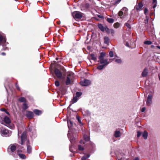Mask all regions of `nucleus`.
<instances>
[{
  "label": "nucleus",
  "instance_id": "obj_1",
  "mask_svg": "<svg viewBox=\"0 0 160 160\" xmlns=\"http://www.w3.org/2000/svg\"><path fill=\"white\" fill-rule=\"evenodd\" d=\"M12 133L11 131L0 126V134L2 136L5 137H9L11 135Z\"/></svg>",
  "mask_w": 160,
  "mask_h": 160
},
{
  "label": "nucleus",
  "instance_id": "obj_2",
  "mask_svg": "<svg viewBox=\"0 0 160 160\" xmlns=\"http://www.w3.org/2000/svg\"><path fill=\"white\" fill-rule=\"evenodd\" d=\"M3 121L6 123V124L4 125H5L11 129H13L14 128V125L11 123V120L8 117L5 116L4 118Z\"/></svg>",
  "mask_w": 160,
  "mask_h": 160
},
{
  "label": "nucleus",
  "instance_id": "obj_3",
  "mask_svg": "<svg viewBox=\"0 0 160 160\" xmlns=\"http://www.w3.org/2000/svg\"><path fill=\"white\" fill-rule=\"evenodd\" d=\"M72 15L74 18L76 20L81 19L82 16V13L79 12H73Z\"/></svg>",
  "mask_w": 160,
  "mask_h": 160
},
{
  "label": "nucleus",
  "instance_id": "obj_4",
  "mask_svg": "<svg viewBox=\"0 0 160 160\" xmlns=\"http://www.w3.org/2000/svg\"><path fill=\"white\" fill-rule=\"evenodd\" d=\"M21 142L20 144L23 145L27 139L26 132H23L21 135Z\"/></svg>",
  "mask_w": 160,
  "mask_h": 160
},
{
  "label": "nucleus",
  "instance_id": "obj_5",
  "mask_svg": "<svg viewBox=\"0 0 160 160\" xmlns=\"http://www.w3.org/2000/svg\"><path fill=\"white\" fill-rule=\"evenodd\" d=\"M80 84L82 86H86L90 84L91 81L89 80L84 79L80 82Z\"/></svg>",
  "mask_w": 160,
  "mask_h": 160
},
{
  "label": "nucleus",
  "instance_id": "obj_6",
  "mask_svg": "<svg viewBox=\"0 0 160 160\" xmlns=\"http://www.w3.org/2000/svg\"><path fill=\"white\" fill-rule=\"evenodd\" d=\"M99 62L100 64H103L106 66L108 65L110 63L108 59L104 58L99 59Z\"/></svg>",
  "mask_w": 160,
  "mask_h": 160
},
{
  "label": "nucleus",
  "instance_id": "obj_7",
  "mask_svg": "<svg viewBox=\"0 0 160 160\" xmlns=\"http://www.w3.org/2000/svg\"><path fill=\"white\" fill-rule=\"evenodd\" d=\"M133 21L132 19L130 18L127 22L125 23V25L128 28L130 29L131 28V25L133 24Z\"/></svg>",
  "mask_w": 160,
  "mask_h": 160
},
{
  "label": "nucleus",
  "instance_id": "obj_8",
  "mask_svg": "<svg viewBox=\"0 0 160 160\" xmlns=\"http://www.w3.org/2000/svg\"><path fill=\"white\" fill-rule=\"evenodd\" d=\"M152 95L151 94H149L148 95L146 104L148 106H149L152 103Z\"/></svg>",
  "mask_w": 160,
  "mask_h": 160
},
{
  "label": "nucleus",
  "instance_id": "obj_9",
  "mask_svg": "<svg viewBox=\"0 0 160 160\" xmlns=\"http://www.w3.org/2000/svg\"><path fill=\"white\" fill-rule=\"evenodd\" d=\"M54 72L58 78H60L62 77V73L58 69H55L54 70Z\"/></svg>",
  "mask_w": 160,
  "mask_h": 160
},
{
  "label": "nucleus",
  "instance_id": "obj_10",
  "mask_svg": "<svg viewBox=\"0 0 160 160\" xmlns=\"http://www.w3.org/2000/svg\"><path fill=\"white\" fill-rule=\"evenodd\" d=\"M26 116L28 118H32L33 117L34 114L32 112L27 111H26Z\"/></svg>",
  "mask_w": 160,
  "mask_h": 160
},
{
  "label": "nucleus",
  "instance_id": "obj_11",
  "mask_svg": "<svg viewBox=\"0 0 160 160\" xmlns=\"http://www.w3.org/2000/svg\"><path fill=\"white\" fill-rule=\"evenodd\" d=\"M105 31L108 33H111L113 36L114 35L115 33L113 29H109L106 26Z\"/></svg>",
  "mask_w": 160,
  "mask_h": 160
},
{
  "label": "nucleus",
  "instance_id": "obj_12",
  "mask_svg": "<svg viewBox=\"0 0 160 160\" xmlns=\"http://www.w3.org/2000/svg\"><path fill=\"white\" fill-rule=\"evenodd\" d=\"M17 144H11L9 147L8 149H10L12 152H14L16 149Z\"/></svg>",
  "mask_w": 160,
  "mask_h": 160
},
{
  "label": "nucleus",
  "instance_id": "obj_13",
  "mask_svg": "<svg viewBox=\"0 0 160 160\" xmlns=\"http://www.w3.org/2000/svg\"><path fill=\"white\" fill-rule=\"evenodd\" d=\"M143 6V5L141 2L139 3L138 5L135 6V8L137 10H139L141 9Z\"/></svg>",
  "mask_w": 160,
  "mask_h": 160
},
{
  "label": "nucleus",
  "instance_id": "obj_14",
  "mask_svg": "<svg viewBox=\"0 0 160 160\" xmlns=\"http://www.w3.org/2000/svg\"><path fill=\"white\" fill-rule=\"evenodd\" d=\"M2 42L3 43L6 42V38L3 34H0V42Z\"/></svg>",
  "mask_w": 160,
  "mask_h": 160
},
{
  "label": "nucleus",
  "instance_id": "obj_15",
  "mask_svg": "<svg viewBox=\"0 0 160 160\" xmlns=\"http://www.w3.org/2000/svg\"><path fill=\"white\" fill-rule=\"evenodd\" d=\"M29 142L28 141H27V152L30 153L32 151V148L30 146L29 144Z\"/></svg>",
  "mask_w": 160,
  "mask_h": 160
},
{
  "label": "nucleus",
  "instance_id": "obj_16",
  "mask_svg": "<svg viewBox=\"0 0 160 160\" xmlns=\"http://www.w3.org/2000/svg\"><path fill=\"white\" fill-rule=\"evenodd\" d=\"M121 135V133L120 131L118 130H116L115 131L114 133V136L116 138L119 137Z\"/></svg>",
  "mask_w": 160,
  "mask_h": 160
},
{
  "label": "nucleus",
  "instance_id": "obj_17",
  "mask_svg": "<svg viewBox=\"0 0 160 160\" xmlns=\"http://www.w3.org/2000/svg\"><path fill=\"white\" fill-rule=\"evenodd\" d=\"M148 74V70L147 68H144L142 72V77H144L147 76Z\"/></svg>",
  "mask_w": 160,
  "mask_h": 160
},
{
  "label": "nucleus",
  "instance_id": "obj_18",
  "mask_svg": "<svg viewBox=\"0 0 160 160\" xmlns=\"http://www.w3.org/2000/svg\"><path fill=\"white\" fill-rule=\"evenodd\" d=\"M84 116H89L90 115V113L88 110H84L82 112Z\"/></svg>",
  "mask_w": 160,
  "mask_h": 160
},
{
  "label": "nucleus",
  "instance_id": "obj_19",
  "mask_svg": "<svg viewBox=\"0 0 160 160\" xmlns=\"http://www.w3.org/2000/svg\"><path fill=\"white\" fill-rule=\"evenodd\" d=\"M98 27L100 29L102 32H104L105 30L106 26L104 27L101 24H98Z\"/></svg>",
  "mask_w": 160,
  "mask_h": 160
},
{
  "label": "nucleus",
  "instance_id": "obj_20",
  "mask_svg": "<svg viewBox=\"0 0 160 160\" xmlns=\"http://www.w3.org/2000/svg\"><path fill=\"white\" fill-rule=\"evenodd\" d=\"M71 82V80L69 76L67 77L66 80V84L67 85H69Z\"/></svg>",
  "mask_w": 160,
  "mask_h": 160
},
{
  "label": "nucleus",
  "instance_id": "obj_21",
  "mask_svg": "<svg viewBox=\"0 0 160 160\" xmlns=\"http://www.w3.org/2000/svg\"><path fill=\"white\" fill-rule=\"evenodd\" d=\"M78 99V98H77V97L74 96L73 99H72L71 101V104H72L75 103L77 101Z\"/></svg>",
  "mask_w": 160,
  "mask_h": 160
},
{
  "label": "nucleus",
  "instance_id": "obj_22",
  "mask_svg": "<svg viewBox=\"0 0 160 160\" xmlns=\"http://www.w3.org/2000/svg\"><path fill=\"white\" fill-rule=\"evenodd\" d=\"M109 38L108 37H105L104 38V43L105 44L108 45L109 43Z\"/></svg>",
  "mask_w": 160,
  "mask_h": 160
},
{
  "label": "nucleus",
  "instance_id": "obj_23",
  "mask_svg": "<svg viewBox=\"0 0 160 160\" xmlns=\"http://www.w3.org/2000/svg\"><path fill=\"white\" fill-rule=\"evenodd\" d=\"M33 112L35 114L37 115H39L42 113V112L41 111L38 109L34 110Z\"/></svg>",
  "mask_w": 160,
  "mask_h": 160
},
{
  "label": "nucleus",
  "instance_id": "obj_24",
  "mask_svg": "<svg viewBox=\"0 0 160 160\" xmlns=\"http://www.w3.org/2000/svg\"><path fill=\"white\" fill-rule=\"evenodd\" d=\"M106 66L104 65L103 64H102L101 65H98L97 67V68L99 70H102Z\"/></svg>",
  "mask_w": 160,
  "mask_h": 160
},
{
  "label": "nucleus",
  "instance_id": "obj_25",
  "mask_svg": "<svg viewBox=\"0 0 160 160\" xmlns=\"http://www.w3.org/2000/svg\"><path fill=\"white\" fill-rule=\"evenodd\" d=\"M106 55V53L104 52H102L100 53V55L99 58V59H101L102 58H104V57Z\"/></svg>",
  "mask_w": 160,
  "mask_h": 160
},
{
  "label": "nucleus",
  "instance_id": "obj_26",
  "mask_svg": "<svg viewBox=\"0 0 160 160\" xmlns=\"http://www.w3.org/2000/svg\"><path fill=\"white\" fill-rule=\"evenodd\" d=\"M148 135V133L146 131H144L142 133V136L144 139H146L147 138Z\"/></svg>",
  "mask_w": 160,
  "mask_h": 160
},
{
  "label": "nucleus",
  "instance_id": "obj_27",
  "mask_svg": "<svg viewBox=\"0 0 160 160\" xmlns=\"http://www.w3.org/2000/svg\"><path fill=\"white\" fill-rule=\"evenodd\" d=\"M83 138L84 140L85 141H89L90 140V137L89 136L86 135H84L83 136Z\"/></svg>",
  "mask_w": 160,
  "mask_h": 160
},
{
  "label": "nucleus",
  "instance_id": "obj_28",
  "mask_svg": "<svg viewBox=\"0 0 160 160\" xmlns=\"http://www.w3.org/2000/svg\"><path fill=\"white\" fill-rule=\"evenodd\" d=\"M68 135L71 142V143H72L74 141L73 138V137L72 138L71 137V135L69 132L68 133Z\"/></svg>",
  "mask_w": 160,
  "mask_h": 160
},
{
  "label": "nucleus",
  "instance_id": "obj_29",
  "mask_svg": "<svg viewBox=\"0 0 160 160\" xmlns=\"http://www.w3.org/2000/svg\"><path fill=\"white\" fill-rule=\"evenodd\" d=\"M90 155L89 154H87L83 156L81 158V160H86L87 159L89 158Z\"/></svg>",
  "mask_w": 160,
  "mask_h": 160
},
{
  "label": "nucleus",
  "instance_id": "obj_30",
  "mask_svg": "<svg viewBox=\"0 0 160 160\" xmlns=\"http://www.w3.org/2000/svg\"><path fill=\"white\" fill-rule=\"evenodd\" d=\"M121 10L123 12L124 14H127L128 9L126 7L123 8Z\"/></svg>",
  "mask_w": 160,
  "mask_h": 160
},
{
  "label": "nucleus",
  "instance_id": "obj_31",
  "mask_svg": "<svg viewBox=\"0 0 160 160\" xmlns=\"http://www.w3.org/2000/svg\"><path fill=\"white\" fill-rule=\"evenodd\" d=\"M152 4H153V8H154L156 6L157 1V0H152Z\"/></svg>",
  "mask_w": 160,
  "mask_h": 160
},
{
  "label": "nucleus",
  "instance_id": "obj_32",
  "mask_svg": "<svg viewBox=\"0 0 160 160\" xmlns=\"http://www.w3.org/2000/svg\"><path fill=\"white\" fill-rule=\"evenodd\" d=\"M67 122L68 128H70L71 127V126L72 125L73 123L70 120H68Z\"/></svg>",
  "mask_w": 160,
  "mask_h": 160
},
{
  "label": "nucleus",
  "instance_id": "obj_33",
  "mask_svg": "<svg viewBox=\"0 0 160 160\" xmlns=\"http://www.w3.org/2000/svg\"><path fill=\"white\" fill-rule=\"evenodd\" d=\"M90 57L92 60L94 61H96V58L95 56V55L93 54H92L90 55Z\"/></svg>",
  "mask_w": 160,
  "mask_h": 160
},
{
  "label": "nucleus",
  "instance_id": "obj_34",
  "mask_svg": "<svg viewBox=\"0 0 160 160\" xmlns=\"http://www.w3.org/2000/svg\"><path fill=\"white\" fill-rule=\"evenodd\" d=\"M107 21L110 23H112L114 22V19L111 18H108L107 19Z\"/></svg>",
  "mask_w": 160,
  "mask_h": 160
},
{
  "label": "nucleus",
  "instance_id": "obj_35",
  "mask_svg": "<svg viewBox=\"0 0 160 160\" xmlns=\"http://www.w3.org/2000/svg\"><path fill=\"white\" fill-rule=\"evenodd\" d=\"M82 94V93L80 92H77L76 93V97L78 98Z\"/></svg>",
  "mask_w": 160,
  "mask_h": 160
},
{
  "label": "nucleus",
  "instance_id": "obj_36",
  "mask_svg": "<svg viewBox=\"0 0 160 160\" xmlns=\"http://www.w3.org/2000/svg\"><path fill=\"white\" fill-rule=\"evenodd\" d=\"M20 158L22 159H25L26 158V156L25 155L23 154H18Z\"/></svg>",
  "mask_w": 160,
  "mask_h": 160
},
{
  "label": "nucleus",
  "instance_id": "obj_37",
  "mask_svg": "<svg viewBox=\"0 0 160 160\" xmlns=\"http://www.w3.org/2000/svg\"><path fill=\"white\" fill-rule=\"evenodd\" d=\"M120 25V24L119 23L117 22L114 23V27L115 28H118Z\"/></svg>",
  "mask_w": 160,
  "mask_h": 160
},
{
  "label": "nucleus",
  "instance_id": "obj_38",
  "mask_svg": "<svg viewBox=\"0 0 160 160\" xmlns=\"http://www.w3.org/2000/svg\"><path fill=\"white\" fill-rule=\"evenodd\" d=\"M145 44L151 45L152 43V42L150 41H146L144 42Z\"/></svg>",
  "mask_w": 160,
  "mask_h": 160
},
{
  "label": "nucleus",
  "instance_id": "obj_39",
  "mask_svg": "<svg viewBox=\"0 0 160 160\" xmlns=\"http://www.w3.org/2000/svg\"><path fill=\"white\" fill-rule=\"evenodd\" d=\"M78 150L80 151H83L84 150L83 147L81 145H78Z\"/></svg>",
  "mask_w": 160,
  "mask_h": 160
},
{
  "label": "nucleus",
  "instance_id": "obj_40",
  "mask_svg": "<svg viewBox=\"0 0 160 160\" xmlns=\"http://www.w3.org/2000/svg\"><path fill=\"white\" fill-rule=\"evenodd\" d=\"M149 19V17H148L147 16H146V19L145 20L144 22L145 24H147L148 22V20Z\"/></svg>",
  "mask_w": 160,
  "mask_h": 160
},
{
  "label": "nucleus",
  "instance_id": "obj_41",
  "mask_svg": "<svg viewBox=\"0 0 160 160\" xmlns=\"http://www.w3.org/2000/svg\"><path fill=\"white\" fill-rule=\"evenodd\" d=\"M19 100L22 102H23L25 101V99L24 97H21L19 98Z\"/></svg>",
  "mask_w": 160,
  "mask_h": 160
},
{
  "label": "nucleus",
  "instance_id": "obj_42",
  "mask_svg": "<svg viewBox=\"0 0 160 160\" xmlns=\"http://www.w3.org/2000/svg\"><path fill=\"white\" fill-rule=\"evenodd\" d=\"M124 12L121 10L118 12V15L119 16H122Z\"/></svg>",
  "mask_w": 160,
  "mask_h": 160
},
{
  "label": "nucleus",
  "instance_id": "obj_43",
  "mask_svg": "<svg viewBox=\"0 0 160 160\" xmlns=\"http://www.w3.org/2000/svg\"><path fill=\"white\" fill-rule=\"evenodd\" d=\"M23 109L25 110L26 109L28 108V107L26 103H24L23 105Z\"/></svg>",
  "mask_w": 160,
  "mask_h": 160
},
{
  "label": "nucleus",
  "instance_id": "obj_44",
  "mask_svg": "<svg viewBox=\"0 0 160 160\" xmlns=\"http://www.w3.org/2000/svg\"><path fill=\"white\" fill-rule=\"evenodd\" d=\"M115 62L118 63H120L122 62V61L120 59H116L115 60Z\"/></svg>",
  "mask_w": 160,
  "mask_h": 160
},
{
  "label": "nucleus",
  "instance_id": "obj_45",
  "mask_svg": "<svg viewBox=\"0 0 160 160\" xmlns=\"http://www.w3.org/2000/svg\"><path fill=\"white\" fill-rule=\"evenodd\" d=\"M109 55L110 57H112L113 56V52L111 51L109 52Z\"/></svg>",
  "mask_w": 160,
  "mask_h": 160
},
{
  "label": "nucleus",
  "instance_id": "obj_46",
  "mask_svg": "<svg viewBox=\"0 0 160 160\" xmlns=\"http://www.w3.org/2000/svg\"><path fill=\"white\" fill-rule=\"evenodd\" d=\"M55 85L57 87H58L59 86V82L58 81H56L55 82Z\"/></svg>",
  "mask_w": 160,
  "mask_h": 160
},
{
  "label": "nucleus",
  "instance_id": "obj_47",
  "mask_svg": "<svg viewBox=\"0 0 160 160\" xmlns=\"http://www.w3.org/2000/svg\"><path fill=\"white\" fill-rule=\"evenodd\" d=\"M77 119L78 120V122L79 123H80L82 125V124L81 122V121L80 120V118H79V117H77Z\"/></svg>",
  "mask_w": 160,
  "mask_h": 160
},
{
  "label": "nucleus",
  "instance_id": "obj_48",
  "mask_svg": "<svg viewBox=\"0 0 160 160\" xmlns=\"http://www.w3.org/2000/svg\"><path fill=\"white\" fill-rule=\"evenodd\" d=\"M148 10L146 8H145L144 11V13L146 15V16H147V13L148 12Z\"/></svg>",
  "mask_w": 160,
  "mask_h": 160
},
{
  "label": "nucleus",
  "instance_id": "obj_49",
  "mask_svg": "<svg viewBox=\"0 0 160 160\" xmlns=\"http://www.w3.org/2000/svg\"><path fill=\"white\" fill-rule=\"evenodd\" d=\"M141 133L139 131L137 132V136L138 137H139L141 135Z\"/></svg>",
  "mask_w": 160,
  "mask_h": 160
},
{
  "label": "nucleus",
  "instance_id": "obj_50",
  "mask_svg": "<svg viewBox=\"0 0 160 160\" xmlns=\"http://www.w3.org/2000/svg\"><path fill=\"white\" fill-rule=\"evenodd\" d=\"M0 122L2 124H3V121L2 120L1 116H0Z\"/></svg>",
  "mask_w": 160,
  "mask_h": 160
},
{
  "label": "nucleus",
  "instance_id": "obj_51",
  "mask_svg": "<svg viewBox=\"0 0 160 160\" xmlns=\"http://www.w3.org/2000/svg\"><path fill=\"white\" fill-rule=\"evenodd\" d=\"M121 0H118L115 2V3L116 4L118 3L121 1Z\"/></svg>",
  "mask_w": 160,
  "mask_h": 160
},
{
  "label": "nucleus",
  "instance_id": "obj_52",
  "mask_svg": "<svg viewBox=\"0 0 160 160\" xmlns=\"http://www.w3.org/2000/svg\"><path fill=\"white\" fill-rule=\"evenodd\" d=\"M145 108H143L142 109L141 111L142 112H143L145 111Z\"/></svg>",
  "mask_w": 160,
  "mask_h": 160
},
{
  "label": "nucleus",
  "instance_id": "obj_53",
  "mask_svg": "<svg viewBox=\"0 0 160 160\" xmlns=\"http://www.w3.org/2000/svg\"><path fill=\"white\" fill-rule=\"evenodd\" d=\"M125 45L126 46L128 47H129V43L128 42H127L125 44Z\"/></svg>",
  "mask_w": 160,
  "mask_h": 160
},
{
  "label": "nucleus",
  "instance_id": "obj_54",
  "mask_svg": "<svg viewBox=\"0 0 160 160\" xmlns=\"http://www.w3.org/2000/svg\"><path fill=\"white\" fill-rule=\"evenodd\" d=\"M16 87L17 88L18 90H20V88H19V86L17 85L16 84Z\"/></svg>",
  "mask_w": 160,
  "mask_h": 160
},
{
  "label": "nucleus",
  "instance_id": "obj_55",
  "mask_svg": "<svg viewBox=\"0 0 160 160\" xmlns=\"http://www.w3.org/2000/svg\"><path fill=\"white\" fill-rule=\"evenodd\" d=\"M133 160H139V158L138 157H135L134 159Z\"/></svg>",
  "mask_w": 160,
  "mask_h": 160
},
{
  "label": "nucleus",
  "instance_id": "obj_56",
  "mask_svg": "<svg viewBox=\"0 0 160 160\" xmlns=\"http://www.w3.org/2000/svg\"><path fill=\"white\" fill-rule=\"evenodd\" d=\"M98 17L99 18H103V16H101L100 15H98Z\"/></svg>",
  "mask_w": 160,
  "mask_h": 160
},
{
  "label": "nucleus",
  "instance_id": "obj_57",
  "mask_svg": "<svg viewBox=\"0 0 160 160\" xmlns=\"http://www.w3.org/2000/svg\"><path fill=\"white\" fill-rule=\"evenodd\" d=\"M80 142V143H83V144H84L85 143V142H83L82 140H81Z\"/></svg>",
  "mask_w": 160,
  "mask_h": 160
},
{
  "label": "nucleus",
  "instance_id": "obj_58",
  "mask_svg": "<svg viewBox=\"0 0 160 160\" xmlns=\"http://www.w3.org/2000/svg\"><path fill=\"white\" fill-rule=\"evenodd\" d=\"M1 54L2 55H3V56H4V55H5L6 54H5V53H4V52H2V53H1Z\"/></svg>",
  "mask_w": 160,
  "mask_h": 160
},
{
  "label": "nucleus",
  "instance_id": "obj_59",
  "mask_svg": "<svg viewBox=\"0 0 160 160\" xmlns=\"http://www.w3.org/2000/svg\"><path fill=\"white\" fill-rule=\"evenodd\" d=\"M157 47L158 48H159V49H160V46H157Z\"/></svg>",
  "mask_w": 160,
  "mask_h": 160
},
{
  "label": "nucleus",
  "instance_id": "obj_60",
  "mask_svg": "<svg viewBox=\"0 0 160 160\" xmlns=\"http://www.w3.org/2000/svg\"><path fill=\"white\" fill-rule=\"evenodd\" d=\"M19 131L18 130V136L19 135Z\"/></svg>",
  "mask_w": 160,
  "mask_h": 160
},
{
  "label": "nucleus",
  "instance_id": "obj_61",
  "mask_svg": "<svg viewBox=\"0 0 160 160\" xmlns=\"http://www.w3.org/2000/svg\"><path fill=\"white\" fill-rule=\"evenodd\" d=\"M158 77H159V80H160V76L159 75Z\"/></svg>",
  "mask_w": 160,
  "mask_h": 160
},
{
  "label": "nucleus",
  "instance_id": "obj_62",
  "mask_svg": "<svg viewBox=\"0 0 160 160\" xmlns=\"http://www.w3.org/2000/svg\"><path fill=\"white\" fill-rule=\"evenodd\" d=\"M58 23V24H59L60 23V22H57Z\"/></svg>",
  "mask_w": 160,
  "mask_h": 160
},
{
  "label": "nucleus",
  "instance_id": "obj_63",
  "mask_svg": "<svg viewBox=\"0 0 160 160\" xmlns=\"http://www.w3.org/2000/svg\"><path fill=\"white\" fill-rule=\"evenodd\" d=\"M6 113H7V114H9V113H8V112H6Z\"/></svg>",
  "mask_w": 160,
  "mask_h": 160
},
{
  "label": "nucleus",
  "instance_id": "obj_64",
  "mask_svg": "<svg viewBox=\"0 0 160 160\" xmlns=\"http://www.w3.org/2000/svg\"><path fill=\"white\" fill-rule=\"evenodd\" d=\"M56 60H58V58H56Z\"/></svg>",
  "mask_w": 160,
  "mask_h": 160
}]
</instances>
